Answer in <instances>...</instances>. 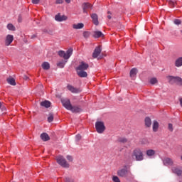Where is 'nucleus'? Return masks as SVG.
<instances>
[{"instance_id": "obj_49", "label": "nucleus", "mask_w": 182, "mask_h": 182, "mask_svg": "<svg viewBox=\"0 0 182 182\" xmlns=\"http://www.w3.org/2000/svg\"><path fill=\"white\" fill-rule=\"evenodd\" d=\"M21 17L18 18V22H21Z\"/></svg>"}, {"instance_id": "obj_51", "label": "nucleus", "mask_w": 182, "mask_h": 182, "mask_svg": "<svg viewBox=\"0 0 182 182\" xmlns=\"http://www.w3.org/2000/svg\"><path fill=\"white\" fill-rule=\"evenodd\" d=\"M26 79H28V77H26Z\"/></svg>"}, {"instance_id": "obj_30", "label": "nucleus", "mask_w": 182, "mask_h": 182, "mask_svg": "<svg viewBox=\"0 0 182 182\" xmlns=\"http://www.w3.org/2000/svg\"><path fill=\"white\" fill-rule=\"evenodd\" d=\"M7 29H9V31H16V28L14 26L12 23H9L7 25Z\"/></svg>"}, {"instance_id": "obj_14", "label": "nucleus", "mask_w": 182, "mask_h": 182, "mask_svg": "<svg viewBox=\"0 0 182 182\" xmlns=\"http://www.w3.org/2000/svg\"><path fill=\"white\" fill-rule=\"evenodd\" d=\"M100 53H102V48H100V46H98L95 49L92 53V58H94V59H96V58H97V56H99Z\"/></svg>"}, {"instance_id": "obj_8", "label": "nucleus", "mask_w": 182, "mask_h": 182, "mask_svg": "<svg viewBox=\"0 0 182 182\" xmlns=\"http://www.w3.org/2000/svg\"><path fill=\"white\" fill-rule=\"evenodd\" d=\"M67 89L71 92V93H80L82 92V90L80 88H76L73 87V85H68L67 86Z\"/></svg>"}, {"instance_id": "obj_21", "label": "nucleus", "mask_w": 182, "mask_h": 182, "mask_svg": "<svg viewBox=\"0 0 182 182\" xmlns=\"http://www.w3.org/2000/svg\"><path fill=\"white\" fill-rule=\"evenodd\" d=\"M50 102L48 100H45L41 102V106H42L43 107H46V109L50 107Z\"/></svg>"}, {"instance_id": "obj_19", "label": "nucleus", "mask_w": 182, "mask_h": 182, "mask_svg": "<svg viewBox=\"0 0 182 182\" xmlns=\"http://www.w3.org/2000/svg\"><path fill=\"white\" fill-rule=\"evenodd\" d=\"M176 68H181L182 66V57H179L176 59L174 63Z\"/></svg>"}, {"instance_id": "obj_2", "label": "nucleus", "mask_w": 182, "mask_h": 182, "mask_svg": "<svg viewBox=\"0 0 182 182\" xmlns=\"http://www.w3.org/2000/svg\"><path fill=\"white\" fill-rule=\"evenodd\" d=\"M89 69V64L82 61L79 66L76 68L77 75L80 77H87V73L85 70Z\"/></svg>"}, {"instance_id": "obj_22", "label": "nucleus", "mask_w": 182, "mask_h": 182, "mask_svg": "<svg viewBox=\"0 0 182 182\" xmlns=\"http://www.w3.org/2000/svg\"><path fill=\"white\" fill-rule=\"evenodd\" d=\"M84 26H85V24H83V23H78L77 24L73 25V29H82Z\"/></svg>"}, {"instance_id": "obj_7", "label": "nucleus", "mask_w": 182, "mask_h": 182, "mask_svg": "<svg viewBox=\"0 0 182 182\" xmlns=\"http://www.w3.org/2000/svg\"><path fill=\"white\" fill-rule=\"evenodd\" d=\"M95 129L97 133L102 134L106 130V127H105L103 122H97L95 123Z\"/></svg>"}, {"instance_id": "obj_17", "label": "nucleus", "mask_w": 182, "mask_h": 182, "mask_svg": "<svg viewBox=\"0 0 182 182\" xmlns=\"http://www.w3.org/2000/svg\"><path fill=\"white\" fill-rule=\"evenodd\" d=\"M41 140H43V141H48V140H50V137L49 136V135L46 133H42L40 136Z\"/></svg>"}, {"instance_id": "obj_5", "label": "nucleus", "mask_w": 182, "mask_h": 182, "mask_svg": "<svg viewBox=\"0 0 182 182\" xmlns=\"http://www.w3.org/2000/svg\"><path fill=\"white\" fill-rule=\"evenodd\" d=\"M166 79L170 85L176 84L178 86H182V78L178 76L169 75L166 77Z\"/></svg>"}, {"instance_id": "obj_33", "label": "nucleus", "mask_w": 182, "mask_h": 182, "mask_svg": "<svg viewBox=\"0 0 182 182\" xmlns=\"http://www.w3.org/2000/svg\"><path fill=\"white\" fill-rule=\"evenodd\" d=\"M112 181L113 182H121L120 178L117 176H112Z\"/></svg>"}, {"instance_id": "obj_47", "label": "nucleus", "mask_w": 182, "mask_h": 182, "mask_svg": "<svg viewBox=\"0 0 182 182\" xmlns=\"http://www.w3.org/2000/svg\"><path fill=\"white\" fill-rule=\"evenodd\" d=\"M65 2H66L67 4H70V0H65Z\"/></svg>"}, {"instance_id": "obj_23", "label": "nucleus", "mask_w": 182, "mask_h": 182, "mask_svg": "<svg viewBox=\"0 0 182 182\" xmlns=\"http://www.w3.org/2000/svg\"><path fill=\"white\" fill-rule=\"evenodd\" d=\"M146 154L148 156V157H153V156H155L156 154V151L153 149L146 150Z\"/></svg>"}, {"instance_id": "obj_13", "label": "nucleus", "mask_w": 182, "mask_h": 182, "mask_svg": "<svg viewBox=\"0 0 182 182\" xmlns=\"http://www.w3.org/2000/svg\"><path fill=\"white\" fill-rule=\"evenodd\" d=\"M164 166H174V161L171 158L166 157L163 160Z\"/></svg>"}, {"instance_id": "obj_16", "label": "nucleus", "mask_w": 182, "mask_h": 182, "mask_svg": "<svg viewBox=\"0 0 182 182\" xmlns=\"http://www.w3.org/2000/svg\"><path fill=\"white\" fill-rule=\"evenodd\" d=\"M83 12L87 14V9H92V4L89 3H84L82 4Z\"/></svg>"}, {"instance_id": "obj_31", "label": "nucleus", "mask_w": 182, "mask_h": 182, "mask_svg": "<svg viewBox=\"0 0 182 182\" xmlns=\"http://www.w3.org/2000/svg\"><path fill=\"white\" fill-rule=\"evenodd\" d=\"M48 123H52V122H53V114L50 113L48 114Z\"/></svg>"}, {"instance_id": "obj_42", "label": "nucleus", "mask_w": 182, "mask_h": 182, "mask_svg": "<svg viewBox=\"0 0 182 182\" xmlns=\"http://www.w3.org/2000/svg\"><path fill=\"white\" fill-rule=\"evenodd\" d=\"M56 4H63V0H56Z\"/></svg>"}, {"instance_id": "obj_4", "label": "nucleus", "mask_w": 182, "mask_h": 182, "mask_svg": "<svg viewBox=\"0 0 182 182\" xmlns=\"http://www.w3.org/2000/svg\"><path fill=\"white\" fill-rule=\"evenodd\" d=\"M132 158L136 161H143L144 160V155L143 151L140 149H136L133 151Z\"/></svg>"}, {"instance_id": "obj_25", "label": "nucleus", "mask_w": 182, "mask_h": 182, "mask_svg": "<svg viewBox=\"0 0 182 182\" xmlns=\"http://www.w3.org/2000/svg\"><path fill=\"white\" fill-rule=\"evenodd\" d=\"M136 75H137V69H136V68H132V69L130 70V73H129L130 77H136Z\"/></svg>"}, {"instance_id": "obj_48", "label": "nucleus", "mask_w": 182, "mask_h": 182, "mask_svg": "<svg viewBox=\"0 0 182 182\" xmlns=\"http://www.w3.org/2000/svg\"><path fill=\"white\" fill-rule=\"evenodd\" d=\"M107 18H108V19H112V16L108 15V16H107Z\"/></svg>"}, {"instance_id": "obj_10", "label": "nucleus", "mask_w": 182, "mask_h": 182, "mask_svg": "<svg viewBox=\"0 0 182 182\" xmlns=\"http://www.w3.org/2000/svg\"><path fill=\"white\" fill-rule=\"evenodd\" d=\"M55 21H57V22H63V21L68 20V16L65 15H60V14H58L57 15H55Z\"/></svg>"}, {"instance_id": "obj_43", "label": "nucleus", "mask_w": 182, "mask_h": 182, "mask_svg": "<svg viewBox=\"0 0 182 182\" xmlns=\"http://www.w3.org/2000/svg\"><path fill=\"white\" fill-rule=\"evenodd\" d=\"M0 109H1L2 112H5L6 110V108L5 107L2 106V105H1V107Z\"/></svg>"}, {"instance_id": "obj_46", "label": "nucleus", "mask_w": 182, "mask_h": 182, "mask_svg": "<svg viewBox=\"0 0 182 182\" xmlns=\"http://www.w3.org/2000/svg\"><path fill=\"white\" fill-rule=\"evenodd\" d=\"M36 38V34H33L31 36V39H35Z\"/></svg>"}, {"instance_id": "obj_20", "label": "nucleus", "mask_w": 182, "mask_h": 182, "mask_svg": "<svg viewBox=\"0 0 182 182\" xmlns=\"http://www.w3.org/2000/svg\"><path fill=\"white\" fill-rule=\"evenodd\" d=\"M92 36L93 38H103L105 35L103 34V33H102V31H94Z\"/></svg>"}, {"instance_id": "obj_29", "label": "nucleus", "mask_w": 182, "mask_h": 182, "mask_svg": "<svg viewBox=\"0 0 182 182\" xmlns=\"http://www.w3.org/2000/svg\"><path fill=\"white\" fill-rule=\"evenodd\" d=\"M149 82H150L151 85H156V84L159 83V81L157 80V78H156V77L151 78Z\"/></svg>"}, {"instance_id": "obj_40", "label": "nucleus", "mask_w": 182, "mask_h": 182, "mask_svg": "<svg viewBox=\"0 0 182 182\" xmlns=\"http://www.w3.org/2000/svg\"><path fill=\"white\" fill-rule=\"evenodd\" d=\"M80 139H82V136H80V134H77L75 136V140H77V141H79V140H80Z\"/></svg>"}, {"instance_id": "obj_35", "label": "nucleus", "mask_w": 182, "mask_h": 182, "mask_svg": "<svg viewBox=\"0 0 182 182\" xmlns=\"http://www.w3.org/2000/svg\"><path fill=\"white\" fill-rule=\"evenodd\" d=\"M173 22L175 25H181V20L180 19H175Z\"/></svg>"}, {"instance_id": "obj_3", "label": "nucleus", "mask_w": 182, "mask_h": 182, "mask_svg": "<svg viewBox=\"0 0 182 182\" xmlns=\"http://www.w3.org/2000/svg\"><path fill=\"white\" fill-rule=\"evenodd\" d=\"M118 177H122V178H126V180H130V178L132 177L133 174L132 171L127 169V167L124 166V168H119L117 171Z\"/></svg>"}, {"instance_id": "obj_11", "label": "nucleus", "mask_w": 182, "mask_h": 182, "mask_svg": "<svg viewBox=\"0 0 182 182\" xmlns=\"http://www.w3.org/2000/svg\"><path fill=\"white\" fill-rule=\"evenodd\" d=\"M12 42H14V36L11 34L7 35L5 39L6 46H9Z\"/></svg>"}, {"instance_id": "obj_18", "label": "nucleus", "mask_w": 182, "mask_h": 182, "mask_svg": "<svg viewBox=\"0 0 182 182\" xmlns=\"http://www.w3.org/2000/svg\"><path fill=\"white\" fill-rule=\"evenodd\" d=\"M91 18L92 19V22L94 23V25H99V20H98V17H97V14H92L91 15Z\"/></svg>"}, {"instance_id": "obj_50", "label": "nucleus", "mask_w": 182, "mask_h": 182, "mask_svg": "<svg viewBox=\"0 0 182 182\" xmlns=\"http://www.w3.org/2000/svg\"><path fill=\"white\" fill-rule=\"evenodd\" d=\"M108 14H110V11H108Z\"/></svg>"}, {"instance_id": "obj_12", "label": "nucleus", "mask_w": 182, "mask_h": 182, "mask_svg": "<svg viewBox=\"0 0 182 182\" xmlns=\"http://www.w3.org/2000/svg\"><path fill=\"white\" fill-rule=\"evenodd\" d=\"M171 171L173 174H176V176H181L182 175V169L181 168L173 166L171 168Z\"/></svg>"}, {"instance_id": "obj_38", "label": "nucleus", "mask_w": 182, "mask_h": 182, "mask_svg": "<svg viewBox=\"0 0 182 182\" xmlns=\"http://www.w3.org/2000/svg\"><path fill=\"white\" fill-rule=\"evenodd\" d=\"M65 182H73V179L72 178L66 177L65 179Z\"/></svg>"}, {"instance_id": "obj_39", "label": "nucleus", "mask_w": 182, "mask_h": 182, "mask_svg": "<svg viewBox=\"0 0 182 182\" xmlns=\"http://www.w3.org/2000/svg\"><path fill=\"white\" fill-rule=\"evenodd\" d=\"M66 159L69 161H73V157H72V156H70V155L67 156Z\"/></svg>"}, {"instance_id": "obj_41", "label": "nucleus", "mask_w": 182, "mask_h": 182, "mask_svg": "<svg viewBox=\"0 0 182 182\" xmlns=\"http://www.w3.org/2000/svg\"><path fill=\"white\" fill-rule=\"evenodd\" d=\"M41 0H32V3L35 4L36 5L40 2Z\"/></svg>"}, {"instance_id": "obj_26", "label": "nucleus", "mask_w": 182, "mask_h": 182, "mask_svg": "<svg viewBox=\"0 0 182 182\" xmlns=\"http://www.w3.org/2000/svg\"><path fill=\"white\" fill-rule=\"evenodd\" d=\"M7 82H8L9 85H11V86H16V82H15V79H14L12 77L8 78Z\"/></svg>"}, {"instance_id": "obj_32", "label": "nucleus", "mask_w": 182, "mask_h": 182, "mask_svg": "<svg viewBox=\"0 0 182 182\" xmlns=\"http://www.w3.org/2000/svg\"><path fill=\"white\" fill-rule=\"evenodd\" d=\"M168 2L169 4V5L171 6H172L173 8H174L176 6V1H174L173 0H168Z\"/></svg>"}, {"instance_id": "obj_24", "label": "nucleus", "mask_w": 182, "mask_h": 182, "mask_svg": "<svg viewBox=\"0 0 182 182\" xmlns=\"http://www.w3.org/2000/svg\"><path fill=\"white\" fill-rule=\"evenodd\" d=\"M41 66L44 70H49L50 69V65L48 62L43 63Z\"/></svg>"}, {"instance_id": "obj_9", "label": "nucleus", "mask_w": 182, "mask_h": 182, "mask_svg": "<svg viewBox=\"0 0 182 182\" xmlns=\"http://www.w3.org/2000/svg\"><path fill=\"white\" fill-rule=\"evenodd\" d=\"M62 104L63 106H64V107L67 109V110H69L70 107H72V104L70 103V100L69 99L63 100Z\"/></svg>"}, {"instance_id": "obj_1", "label": "nucleus", "mask_w": 182, "mask_h": 182, "mask_svg": "<svg viewBox=\"0 0 182 182\" xmlns=\"http://www.w3.org/2000/svg\"><path fill=\"white\" fill-rule=\"evenodd\" d=\"M73 54V49L70 48L66 52L63 50L58 51V55L60 56V58H63L65 60H61L57 63L58 68H60V69H63L65 68V65L68 63V59L72 56Z\"/></svg>"}, {"instance_id": "obj_36", "label": "nucleus", "mask_w": 182, "mask_h": 182, "mask_svg": "<svg viewBox=\"0 0 182 182\" xmlns=\"http://www.w3.org/2000/svg\"><path fill=\"white\" fill-rule=\"evenodd\" d=\"M120 143H127V139L126 138H120L119 139Z\"/></svg>"}, {"instance_id": "obj_15", "label": "nucleus", "mask_w": 182, "mask_h": 182, "mask_svg": "<svg viewBox=\"0 0 182 182\" xmlns=\"http://www.w3.org/2000/svg\"><path fill=\"white\" fill-rule=\"evenodd\" d=\"M73 113H80L82 112V109L77 106H72L69 109Z\"/></svg>"}, {"instance_id": "obj_28", "label": "nucleus", "mask_w": 182, "mask_h": 182, "mask_svg": "<svg viewBox=\"0 0 182 182\" xmlns=\"http://www.w3.org/2000/svg\"><path fill=\"white\" fill-rule=\"evenodd\" d=\"M159 130V122L157 121H154L153 122V132H157Z\"/></svg>"}, {"instance_id": "obj_27", "label": "nucleus", "mask_w": 182, "mask_h": 182, "mask_svg": "<svg viewBox=\"0 0 182 182\" xmlns=\"http://www.w3.org/2000/svg\"><path fill=\"white\" fill-rule=\"evenodd\" d=\"M145 126L146 127H150V126H151V119H150V117L145 118Z\"/></svg>"}, {"instance_id": "obj_45", "label": "nucleus", "mask_w": 182, "mask_h": 182, "mask_svg": "<svg viewBox=\"0 0 182 182\" xmlns=\"http://www.w3.org/2000/svg\"><path fill=\"white\" fill-rule=\"evenodd\" d=\"M38 88L40 89V90H42V89H43V85H39L38 86Z\"/></svg>"}, {"instance_id": "obj_44", "label": "nucleus", "mask_w": 182, "mask_h": 182, "mask_svg": "<svg viewBox=\"0 0 182 182\" xmlns=\"http://www.w3.org/2000/svg\"><path fill=\"white\" fill-rule=\"evenodd\" d=\"M125 159H127V160H130V159H132V158L130 157V155L126 154L125 155Z\"/></svg>"}, {"instance_id": "obj_37", "label": "nucleus", "mask_w": 182, "mask_h": 182, "mask_svg": "<svg viewBox=\"0 0 182 182\" xmlns=\"http://www.w3.org/2000/svg\"><path fill=\"white\" fill-rule=\"evenodd\" d=\"M168 129L169 132H173V124H168Z\"/></svg>"}, {"instance_id": "obj_34", "label": "nucleus", "mask_w": 182, "mask_h": 182, "mask_svg": "<svg viewBox=\"0 0 182 182\" xmlns=\"http://www.w3.org/2000/svg\"><path fill=\"white\" fill-rule=\"evenodd\" d=\"M83 36L84 38H85L86 39H87V38H89V36H90V32L89 31H85L83 33Z\"/></svg>"}, {"instance_id": "obj_6", "label": "nucleus", "mask_w": 182, "mask_h": 182, "mask_svg": "<svg viewBox=\"0 0 182 182\" xmlns=\"http://www.w3.org/2000/svg\"><path fill=\"white\" fill-rule=\"evenodd\" d=\"M55 159L58 164L61 166V167H64V168H69L70 165L66 161V159H65V157H63V156H58L56 157Z\"/></svg>"}]
</instances>
